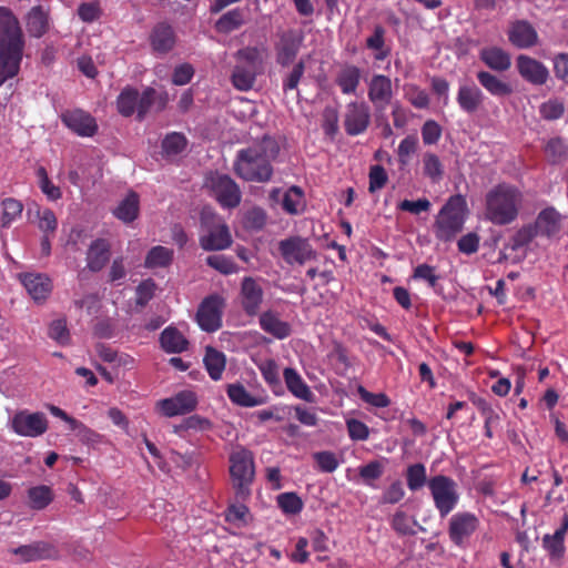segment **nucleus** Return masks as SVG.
Masks as SVG:
<instances>
[{
	"label": "nucleus",
	"mask_w": 568,
	"mask_h": 568,
	"mask_svg": "<svg viewBox=\"0 0 568 568\" xmlns=\"http://www.w3.org/2000/svg\"><path fill=\"white\" fill-rule=\"evenodd\" d=\"M50 26L49 12L41 6L33 7L27 16V30L36 38L42 37Z\"/></svg>",
	"instance_id": "2f4dec72"
},
{
	"label": "nucleus",
	"mask_w": 568,
	"mask_h": 568,
	"mask_svg": "<svg viewBox=\"0 0 568 568\" xmlns=\"http://www.w3.org/2000/svg\"><path fill=\"white\" fill-rule=\"evenodd\" d=\"M197 403L199 398L194 390L183 389L170 397L158 400L154 409L159 415L171 418L192 413Z\"/></svg>",
	"instance_id": "1a4fd4ad"
},
{
	"label": "nucleus",
	"mask_w": 568,
	"mask_h": 568,
	"mask_svg": "<svg viewBox=\"0 0 568 568\" xmlns=\"http://www.w3.org/2000/svg\"><path fill=\"white\" fill-rule=\"evenodd\" d=\"M187 145L186 138L181 133H170L162 141V150L164 155L174 156L185 150Z\"/></svg>",
	"instance_id": "8fccbe9b"
},
{
	"label": "nucleus",
	"mask_w": 568,
	"mask_h": 568,
	"mask_svg": "<svg viewBox=\"0 0 568 568\" xmlns=\"http://www.w3.org/2000/svg\"><path fill=\"white\" fill-rule=\"evenodd\" d=\"M280 152L278 143L271 136H264L246 150L237 154L235 172L246 181L266 182L271 179L273 169L271 162Z\"/></svg>",
	"instance_id": "f257e3e1"
},
{
	"label": "nucleus",
	"mask_w": 568,
	"mask_h": 568,
	"mask_svg": "<svg viewBox=\"0 0 568 568\" xmlns=\"http://www.w3.org/2000/svg\"><path fill=\"white\" fill-rule=\"evenodd\" d=\"M226 394L233 404L242 407H255L265 403L264 397L252 395L240 383L230 384Z\"/></svg>",
	"instance_id": "473e14b6"
},
{
	"label": "nucleus",
	"mask_w": 568,
	"mask_h": 568,
	"mask_svg": "<svg viewBox=\"0 0 568 568\" xmlns=\"http://www.w3.org/2000/svg\"><path fill=\"white\" fill-rule=\"evenodd\" d=\"M229 463L230 476L236 494L243 498L247 497L255 476L252 453L243 447H236L230 454Z\"/></svg>",
	"instance_id": "39448f33"
},
{
	"label": "nucleus",
	"mask_w": 568,
	"mask_h": 568,
	"mask_svg": "<svg viewBox=\"0 0 568 568\" xmlns=\"http://www.w3.org/2000/svg\"><path fill=\"white\" fill-rule=\"evenodd\" d=\"M24 44L22 32L17 18L3 7H0V45Z\"/></svg>",
	"instance_id": "f3484780"
},
{
	"label": "nucleus",
	"mask_w": 568,
	"mask_h": 568,
	"mask_svg": "<svg viewBox=\"0 0 568 568\" xmlns=\"http://www.w3.org/2000/svg\"><path fill=\"white\" fill-rule=\"evenodd\" d=\"M346 427L352 440H366L369 437L368 426L358 419H346Z\"/></svg>",
	"instance_id": "774afa93"
},
{
	"label": "nucleus",
	"mask_w": 568,
	"mask_h": 568,
	"mask_svg": "<svg viewBox=\"0 0 568 568\" xmlns=\"http://www.w3.org/2000/svg\"><path fill=\"white\" fill-rule=\"evenodd\" d=\"M393 98L392 80L383 74H375L368 82V99L376 109L384 110Z\"/></svg>",
	"instance_id": "dca6fc26"
},
{
	"label": "nucleus",
	"mask_w": 568,
	"mask_h": 568,
	"mask_svg": "<svg viewBox=\"0 0 568 568\" xmlns=\"http://www.w3.org/2000/svg\"><path fill=\"white\" fill-rule=\"evenodd\" d=\"M270 200L274 203L281 202L282 209L292 215L300 214L305 209L304 192L298 186H291L284 193L280 189H273Z\"/></svg>",
	"instance_id": "2eb2a0df"
},
{
	"label": "nucleus",
	"mask_w": 568,
	"mask_h": 568,
	"mask_svg": "<svg viewBox=\"0 0 568 568\" xmlns=\"http://www.w3.org/2000/svg\"><path fill=\"white\" fill-rule=\"evenodd\" d=\"M467 210L466 200L462 195H453L439 211L434 229L437 239L452 240L462 231Z\"/></svg>",
	"instance_id": "20e7f679"
},
{
	"label": "nucleus",
	"mask_w": 568,
	"mask_h": 568,
	"mask_svg": "<svg viewBox=\"0 0 568 568\" xmlns=\"http://www.w3.org/2000/svg\"><path fill=\"white\" fill-rule=\"evenodd\" d=\"M480 526L479 518L470 511H458L448 521V536L450 541L462 548L469 545L470 538Z\"/></svg>",
	"instance_id": "6e6552de"
},
{
	"label": "nucleus",
	"mask_w": 568,
	"mask_h": 568,
	"mask_svg": "<svg viewBox=\"0 0 568 568\" xmlns=\"http://www.w3.org/2000/svg\"><path fill=\"white\" fill-rule=\"evenodd\" d=\"M523 203L520 190L508 183H500L490 189L485 196V216L495 225L514 222Z\"/></svg>",
	"instance_id": "f03ea898"
},
{
	"label": "nucleus",
	"mask_w": 568,
	"mask_h": 568,
	"mask_svg": "<svg viewBox=\"0 0 568 568\" xmlns=\"http://www.w3.org/2000/svg\"><path fill=\"white\" fill-rule=\"evenodd\" d=\"M204 187L222 207L232 209L241 202L239 186L227 175L211 173L205 179Z\"/></svg>",
	"instance_id": "0eeeda50"
},
{
	"label": "nucleus",
	"mask_w": 568,
	"mask_h": 568,
	"mask_svg": "<svg viewBox=\"0 0 568 568\" xmlns=\"http://www.w3.org/2000/svg\"><path fill=\"white\" fill-rule=\"evenodd\" d=\"M11 425L14 433L20 436L38 437L45 433L48 419L43 413L22 410L13 416Z\"/></svg>",
	"instance_id": "f8f14e48"
},
{
	"label": "nucleus",
	"mask_w": 568,
	"mask_h": 568,
	"mask_svg": "<svg viewBox=\"0 0 568 568\" xmlns=\"http://www.w3.org/2000/svg\"><path fill=\"white\" fill-rule=\"evenodd\" d=\"M102 10L98 1L83 2L78 8L79 18L87 23H92L100 19Z\"/></svg>",
	"instance_id": "0e129e2a"
},
{
	"label": "nucleus",
	"mask_w": 568,
	"mask_h": 568,
	"mask_svg": "<svg viewBox=\"0 0 568 568\" xmlns=\"http://www.w3.org/2000/svg\"><path fill=\"white\" fill-rule=\"evenodd\" d=\"M11 552L19 556L21 561L29 562L51 558L55 551L49 544L36 542L14 548Z\"/></svg>",
	"instance_id": "c85d7f7f"
},
{
	"label": "nucleus",
	"mask_w": 568,
	"mask_h": 568,
	"mask_svg": "<svg viewBox=\"0 0 568 568\" xmlns=\"http://www.w3.org/2000/svg\"><path fill=\"white\" fill-rule=\"evenodd\" d=\"M407 486L412 491L419 490L427 485L426 467L420 464H413L406 470Z\"/></svg>",
	"instance_id": "de8ad7c7"
},
{
	"label": "nucleus",
	"mask_w": 568,
	"mask_h": 568,
	"mask_svg": "<svg viewBox=\"0 0 568 568\" xmlns=\"http://www.w3.org/2000/svg\"><path fill=\"white\" fill-rule=\"evenodd\" d=\"M169 97L166 92H156L148 88L141 95L138 94V116L142 119L151 110H162L168 104Z\"/></svg>",
	"instance_id": "393cba45"
},
{
	"label": "nucleus",
	"mask_w": 568,
	"mask_h": 568,
	"mask_svg": "<svg viewBox=\"0 0 568 568\" xmlns=\"http://www.w3.org/2000/svg\"><path fill=\"white\" fill-rule=\"evenodd\" d=\"M484 101L483 92L475 84H463L457 93V103L467 113H474Z\"/></svg>",
	"instance_id": "cd10ccee"
},
{
	"label": "nucleus",
	"mask_w": 568,
	"mask_h": 568,
	"mask_svg": "<svg viewBox=\"0 0 568 568\" xmlns=\"http://www.w3.org/2000/svg\"><path fill=\"white\" fill-rule=\"evenodd\" d=\"M38 226L44 235L53 234L58 227V220L54 213L49 209L38 210Z\"/></svg>",
	"instance_id": "69168bd1"
},
{
	"label": "nucleus",
	"mask_w": 568,
	"mask_h": 568,
	"mask_svg": "<svg viewBox=\"0 0 568 568\" xmlns=\"http://www.w3.org/2000/svg\"><path fill=\"white\" fill-rule=\"evenodd\" d=\"M261 327L274 337L282 339L290 335L291 327L273 313H264L260 317Z\"/></svg>",
	"instance_id": "4c0bfd02"
},
{
	"label": "nucleus",
	"mask_w": 568,
	"mask_h": 568,
	"mask_svg": "<svg viewBox=\"0 0 568 568\" xmlns=\"http://www.w3.org/2000/svg\"><path fill=\"white\" fill-rule=\"evenodd\" d=\"M139 203L138 194L131 192L119 203L113 213L119 220L125 223L132 222L138 216Z\"/></svg>",
	"instance_id": "58836bf2"
},
{
	"label": "nucleus",
	"mask_w": 568,
	"mask_h": 568,
	"mask_svg": "<svg viewBox=\"0 0 568 568\" xmlns=\"http://www.w3.org/2000/svg\"><path fill=\"white\" fill-rule=\"evenodd\" d=\"M244 21L243 12L240 9L231 10L223 14L216 22V29L220 32L229 33L242 26Z\"/></svg>",
	"instance_id": "603ef678"
},
{
	"label": "nucleus",
	"mask_w": 568,
	"mask_h": 568,
	"mask_svg": "<svg viewBox=\"0 0 568 568\" xmlns=\"http://www.w3.org/2000/svg\"><path fill=\"white\" fill-rule=\"evenodd\" d=\"M519 74L532 84H544L549 75L547 68L539 61L520 54L516 61Z\"/></svg>",
	"instance_id": "a211bd4d"
},
{
	"label": "nucleus",
	"mask_w": 568,
	"mask_h": 568,
	"mask_svg": "<svg viewBox=\"0 0 568 568\" xmlns=\"http://www.w3.org/2000/svg\"><path fill=\"white\" fill-rule=\"evenodd\" d=\"M19 277L29 295L36 302L45 300L51 293L52 284L50 278L45 275L26 273L21 274Z\"/></svg>",
	"instance_id": "aec40b11"
},
{
	"label": "nucleus",
	"mask_w": 568,
	"mask_h": 568,
	"mask_svg": "<svg viewBox=\"0 0 568 568\" xmlns=\"http://www.w3.org/2000/svg\"><path fill=\"white\" fill-rule=\"evenodd\" d=\"M258 73L239 62L232 74V83L240 91H248Z\"/></svg>",
	"instance_id": "c03bdc74"
},
{
	"label": "nucleus",
	"mask_w": 568,
	"mask_h": 568,
	"mask_svg": "<svg viewBox=\"0 0 568 568\" xmlns=\"http://www.w3.org/2000/svg\"><path fill=\"white\" fill-rule=\"evenodd\" d=\"M357 393L362 400L374 407L384 408L390 404L388 396L384 393H372L363 386L358 387Z\"/></svg>",
	"instance_id": "338daca9"
},
{
	"label": "nucleus",
	"mask_w": 568,
	"mask_h": 568,
	"mask_svg": "<svg viewBox=\"0 0 568 568\" xmlns=\"http://www.w3.org/2000/svg\"><path fill=\"white\" fill-rule=\"evenodd\" d=\"M276 504L286 516L298 515L304 507L302 498L295 493H282L276 497Z\"/></svg>",
	"instance_id": "a18cd8bd"
},
{
	"label": "nucleus",
	"mask_w": 568,
	"mask_h": 568,
	"mask_svg": "<svg viewBox=\"0 0 568 568\" xmlns=\"http://www.w3.org/2000/svg\"><path fill=\"white\" fill-rule=\"evenodd\" d=\"M23 45H0V85L19 72Z\"/></svg>",
	"instance_id": "4468645a"
},
{
	"label": "nucleus",
	"mask_w": 568,
	"mask_h": 568,
	"mask_svg": "<svg viewBox=\"0 0 568 568\" xmlns=\"http://www.w3.org/2000/svg\"><path fill=\"white\" fill-rule=\"evenodd\" d=\"M568 531V516H565L562 525L552 534L542 537V546L552 559H559L565 555V537Z\"/></svg>",
	"instance_id": "a878e982"
},
{
	"label": "nucleus",
	"mask_w": 568,
	"mask_h": 568,
	"mask_svg": "<svg viewBox=\"0 0 568 568\" xmlns=\"http://www.w3.org/2000/svg\"><path fill=\"white\" fill-rule=\"evenodd\" d=\"M225 520L236 528H243L252 521V515L246 505L232 504L225 511Z\"/></svg>",
	"instance_id": "79ce46f5"
},
{
	"label": "nucleus",
	"mask_w": 568,
	"mask_h": 568,
	"mask_svg": "<svg viewBox=\"0 0 568 568\" xmlns=\"http://www.w3.org/2000/svg\"><path fill=\"white\" fill-rule=\"evenodd\" d=\"M284 381L286 384L287 389L297 398L306 400V402H313L314 400V394L307 386V384L304 382L302 376L294 369V368H285L284 373Z\"/></svg>",
	"instance_id": "7c9ffc66"
},
{
	"label": "nucleus",
	"mask_w": 568,
	"mask_h": 568,
	"mask_svg": "<svg viewBox=\"0 0 568 568\" xmlns=\"http://www.w3.org/2000/svg\"><path fill=\"white\" fill-rule=\"evenodd\" d=\"M268 58L267 48L246 47L237 51L236 59L243 65L254 70L258 74L264 72L265 63Z\"/></svg>",
	"instance_id": "4be33fe9"
},
{
	"label": "nucleus",
	"mask_w": 568,
	"mask_h": 568,
	"mask_svg": "<svg viewBox=\"0 0 568 568\" xmlns=\"http://www.w3.org/2000/svg\"><path fill=\"white\" fill-rule=\"evenodd\" d=\"M316 467L322 473H333L339 465V462L333 452L323 450L313 454Z\"/></svg>",
	"instance_id": "6e6d98bb"
},
{
	"label": "nucleus",
	"mask_w": 568,
	"mask_h": 568,
	"mask_svg": "<svg viewBox=\"0 0 568 568\" xmlns=\"http://www.w3.org/2000/svg\"><path fill=\"white\" fill-rule=\"evenodd\" d=\"M537 235L552 236L560 230V215L552 209L542 210L532 224Z\"/></svg>",
	"instance_id": "c756f323"
},
{
	"label": "nucleus",
	"mask_w": 568,
	"mask_h": 568,
	"mask_svg": "<svg viewBox=\"0 0 568 568\" xmlns=\"http://www.w3.org/2000/svg\"><path fill=\"white\" fill-rule=\"evenodd\" d=\"M161 346L166 353H182L187 349L189 342L175 327L169 326L161 334Z\"/></svg>",
	"instance_id": "f704fd0d"
},
{
	"label": "nucleus",
	"mask_w": 568,
	"mask_h": 568,
	"mask_svg": "<svg viewBox=\"0 0 568 568\" xmlns=\"http://www.w3.org/2000/svg\"><path fill=\"white\" fill-rule=\"evenodd\" d=\"M28 498L32 509L41 510L53 500V493L49 486L39 485L28 490Z\"/></svg>",
	"instance_id": "37998d69"
},
{
	"label": "nucleus",
	"mask_w": 568,
	"mask_h": 568,
	"mask_svg": "<svg viewBox=\"0 0 568 568\" xmlns=\"http://www.w3.org/2000/svg\"><path fill=\"white\" fill-rule=\"evenodd\" d=\"M278 250L283 260L290 264L303 265L315 257V252L306 239L292 236L278 243Z\"/></svg>",
	"instance_id": "9b49d317"
},
{
	"label": "nucleus",
	"mask_w": 568,
	"mask_h": 568,
	"mask_svg": "<svg viewBox=\"0 0 568 568\" xmlns=\"http://www.w3.org/2000/svg\"><path fill=\"white\" fill-rule=\"evenodd\" d=\"M61 120L65 126L80 136H92L98 130L95 119L80 109L65 111L61 115Z\"/></svg>",
	"instance_id": "ddd939ff"
},
{
	"label": "nucleus",
	"mask_w": 568,
	"mask_h": 568,
	"mask_svg": "<svg viewBox=\"0 0 568 568\" xmlns=\"http://www.w3.org/2000/svg\"><path fill=\"white\" fill-rule=\"evenodd\" d=\"M509 41L518 48H529L537 43L538 36L532 26L526 21H517L508 31Z\"/></svg>",
	"instance_id": "b1692460"
},
{
	"label": "nucleus",
	"mask_w": 568,
	"mask_h": 568,
	"mask_svg": "<svg viewBox=\"0 0 568 568\" xmlns=\"http://www.w3.org/2000/svg\"><path fill=\"white\" fill-rule=\"evenodd\" d=\"M480 60L491 70L506 71L509 69L510 55L499 47H485L479 51Z\"/></svg>",
	"instance_id": "bb28decb"
},
{
	"label": "nucleus",
	"mask_w": 568,
	"mask_h": 568,
	"mask_svg": "<svg viewBox=\"0 0 568 568\" xmlns=\"http://www.w3.org/2000/svg\"><path fill=\"white\" fill-rule=\"evenodd\" d=\"M232 244V235L224 220L211 209L201 213L200 245L205 251H222Z\"/></svg>",
	"instance_id": "7ed1b4c3"
},
{
	"label": "nucleus",
	"mask_w": 568,
	"mask_h": 568,
	"mask_svg": "<svg viewBox=\"0 0 568 568\" xmlns=\"http://www.w3.org/2000/svg\"><path fill=\"white\" fill-rule=\"evenodd\" d=\"M138 91L131 88L124 89L118 98V110L124 116L138 112Z\"/></svg>",
	"instance_id": "09e8293b"
},
{
	"label": "nucleus",
	"mask_w": 568,
	"mask_h": 568,
	"mask_svg": "<svg viewBox=\"0 0 568 568\" xmlns=\"http://www.w3.org/2000/svg\"><path fill=\"white\" fill-rule=\"evenodd\" d=\"M36 175L38 179L39 187L50 201H57L61 197L62 192L60 187L51 182V180L48 176L47 170L43 166L37 169Z\"/></svg>",
	"instance_id": "3c124183"
},
{
	"label": "nucleus",
	"mask_w": 568,
	"mask_h": 568,
	"mask_svg": "<svg viewBox=\"0 0 568 568\" xmlns=\"http://www.w3.org/2000/svg\"><path fill=\"white\" fill-rule=\"evenodd\" d=\"M2 225L9 226L13 221L21 216L23 205L16 199H6L2 201Z\"/></svg>",
	"instance_id": "4d7b16f0"
},
{
	"label": "nucleus",
	"mask_w": 568,
	"mask_h": 568,
	"mask_svg": "<svg viewBox=\"0 0 568 568\" xmlns=\"http://www.w3.org/2000/svg\"><path fill=\"white\" fill-rule=\"evenodd\" d=\"M242 306L248 315L257 313L263 298V291L252 277H245L241 287Z\"/></svg>",
	"instance_id": "412c9836"
},
{
	"label": "nucleus",
	"mask_w": 568,
	"mask_h": 568,
	"mask_svg": "<svg viewBox=\"0 0 568 568\" xmlns=\"http://www.w3.org/2000/svg\"><path fill=\"white\" fill-rule=\"evenodd\" d=\"M302 39L293 33H284L275 45L276 62L283 67L291 64L296 58Z\"/></svg>",
	"instance_id": "5701e85b"
},
{
	"label": "nucleus",
	"mask_w": 568,
	"mask_h": 568,
	"mask_svg": "<svg viewBox=\"0 0 568 568\" xmlns=\"http://www.w3.org/2000/svg\"><path fill=\"white\" fill-rule=\"evenodd\" d=\"M224 300L210 295L202 301L196 313V322L205 332H215L222 326Z\"/></svg>",
	"instance_id": "9d476101"
},
{
	"label": "nucleus",
	"mask_w": 568,
	"mask_h": 568,
	"mask_svg": "<svg viewBox=\"0 0 568 568\" xmlns=\"http://www.w3.org/2000/svg\"><path fill=\"white\" fill-rule=\"evenodd\" d=\"M151 45L158 53L169 52L175 44V36L170 26L159 24L151 33Z\"/></svg>",
	"instance_id": "72a5a7b5"
},
{
	"label": "nucleus",
	"mask_w": 568,
	"mask_h": 568,
	"mask_svg": "<svg viewBox=\"0 0 568 568\" xmlns=\"http://www.w3.org/2000/svg\"><path fill=\"white\" fill-rule=\"evenodd\" d=\"M477 80L493 95L504 97L511 93L509 84L487 71L478 72Z\"/></svg>",
	"instance_id": "ea45409f"
},
{
	"label": "nucleus",
	"mask_w": 568,
	"mask_h": 568,
	"mask_svg": "<svg viewBox=\"0 0 568 568\" xmlns=\"http://www.w3.org/2000/svg\"><path fill=\"white\" fill-rule=\"evenodd\" d=\"M361 71L357 67L347 65L341 70L336 82L345 94L354 93L359 84Z\"/></svg>",
	"instance_id": "a19ab883"
},
{
	"label": "nucleus",
	"mask_w": 568,
	"mask_h": 568,
	"mask_svg": "<svg viewBox=\"0 0 568 568\" xmlns=\"http://www.w3.org/2000/svg\"><path fill=\"white\" fill-rule=\"evenodd\" d=\"M405 98L417 109H425L428 106L429 98L425 90L414 84H407L404 88Z\"/></svg>",
	"instance_id": "bf43d9fd"
},
{
	"label": "nucleus",
	"mask_w": 568,
	"mask_h": 568,
	"mask_svg": "<svg viewBox=\"0 0 568 568\" xmlns=\"http://www.w3.org/2000/svg\"><path fill=\"white\" fill-rule=\"evenodd\" d=\"M427 487L442 518L450 514L459 503L457 483L445 475H436L428 479Z\"/></svg>",
	"instance_id": "423d86ee"
},
{
	"label": "nucleus",
	"mask_w": 568,
	"mask_h": 568,
	"mask_svg": "<svg viewBox=\"0 0 568 568\" xmlns=\"http://www.w3.org/2000/svg\"><path fill=\"white\" fill-rule=\"evenodd\" d=\"M369 123L368 108L364 103H349L345 114V130L351 135L364 132Z\"/></svg>",
	"instance_id": "6ab92c4d"
},
{
	"label": "nucleus",
	"mask_w": 568,
	"mask_h": 568,
	"mask_svg": "<svg viewBox=\"0 0 568 568\" xmlns=\"http://www.w3.org/2000/svg\"><path fill=\"white\" fill-rule=\"evenodd\" d=\"M203 362L209 376L213 381H219L222 378L226 364L225 355L222 352L215 349L214 347L207 346Z\"/></svg>",
	"instance_id": "c9c22d12"
},
{
	"label": "nucleus",
	"mask_w": 568,
	"mask_h": 568,
	"mask_svg": "<svg viewBox=\"0 0 568 568\" xmlns=\"http://www.w3.org/2000/svg\"><path fill=\"white\" fill-rule=\"evenodd\" d=\"M173 258V251L164 246H154L145 258V266L149 268L165 267Z\"/></svg>",
	"instance_id": "49530a36"
},
{
	"label": "nucleus",
	"mask_w": 568,
	"mask_h": 568,
	"mask_svg": "<svg viewBox=\"0 0 568 568\" xmlns=\"http://www.w3.org/2000/svg\"><path fill=\"white\" fill-rule=\"evenodd\" d=\"M545 154L550 162L557 163L566 158L567 148L561 139L554 138L547 142Z\"/></svg>",
	"instance_id": "052dcab7"
},
{
	"label": "nucleus",
	"mask_w": 568,
	"mask_h": 568,
	"mask_svg": "<svg viewBox=\"0 0 568 568\" xmlns=\"http://www.w3.org/2000/svg\"><path fill=\"white\" fill-rule=\"evenodd\" d=\"M263 378L270 386L280 385V368L272 358H266L256 363Z\"/></svg>",
	"instance_id": "864d4df0"
},
{
	"label": "nucleus",
	"mask_w": 568,
	"mask_h": 568,
	"mask_svg": "<svg viewBox=\"0 0 568 568\" xmlns=\"http://www.w3.org/2000/svg\"><path fill=\"white\" fill-rule=\"evenodd\" d=\"M384 463L381 460H372L368 464L358 468L359 476L363 480L371 485L374 480L381 478L384 473Z\"/></svg>",
	"instance_id": "e2e57ef3"
},
{
	"label": "nucleus",
	"mask_w": 568,
	"mask_h": 568,
	"mask_svg": "<svg viewBox=\"0 0 568 568\" xmlns=\"http://www.w3.org/2000/svg\"><path fill=\"white\" fill-rule=\"evenodd\" d=\"M418 139L415 135H408L403 139L397 149L398 162L405 166L408 164L410 156L417 151Z\"/></svg>",
	"instance_id": "13d9d810"
},
{
	"label": "nucleus",
	"mask_w": 568,
	"mask_h": 568,
	"mask_svg": "<svg viewBox=\"0 0 568 568\" xmlns=\"http://www.w3.org/2000/svg\"><path fill=\"white\" fill-rule=\"evenodd\" d=\"M109 244L104 240L94 241L88 252V267L91 271H100L109 261Z\"/></svg>",
	"instance_id": "e433bc0d"
},
{
	"label": "nucleus",
	"mask_w": 568,
	"mask_h": 568,
	"mask_svg": "<svg viewBox=\"0 0 568 568\" xmlns=\"http://www.w3.org/2000/svg\"><path fill=\"white\" fill-rule=\"evenodd\" d=\"M207 264L222 274L237 273L239 268L231 257L224 255H211L206 258Z\"/></svg>",
	"instance_id": "680f3d73"
},
{
	"label": "nucleus",
	"mask_w": 568,
	"mask_h": 568,
	"mask_svg": "<svg viewBox=\"0 0 568 568\" xmlns=\"http://www.w3.org/2000/svg\"><path fill=\"white\" fill-rule=\"evenodd\" d=\"M424 174L432 181L437 182L443 176V165L437 155L433 153H425L423 156Z\"/></svg>",
	"instance_id": "5fc2aeb1"
}]
</instances>
